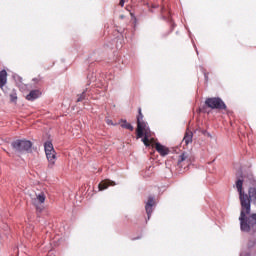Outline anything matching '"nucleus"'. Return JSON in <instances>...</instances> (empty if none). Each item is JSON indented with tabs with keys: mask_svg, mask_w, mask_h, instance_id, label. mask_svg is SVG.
I'll use <instances>...</instances> for the list:
<instances>
[{
	"mask_svg": "<svg viewBox=\"0 0 256 256\" xmlns=\"http://www.w3.org/2000/svg\"><path fill=\"white\" fill-rule=\"evenodd\" d=\"M137 139H141L142 137V142L146 147H149L151 143H153V132L149 129V126H147V123L143 121V113L141 112V108H139V115L137 117Z\"/></svg>",
	"mask_w": 256,
	"mask_h": 256,
	"instance_id": "obj_1",
	"label": "nucleus"
},
{
	"mask_svg": "<svg viewBox=\"0 0 256 256\" xmlns=\"http://www.w3.org/2000/svg\"><path fill=\"white\" fill-rule=\"evenodd\" d=\"M39 97H41V91H39V90H32L26 96V99H27V101H35V99H39Z\"/></svg>",
	"mask_w": 256,
	"mask_h": 256,
	"instance_id": "obj_10",
	"label": "nucleus"
},
{
	"mask_svg": "<svg viewBox=\"0 0 256 256\" xmlns=\"http://www.w3.org/2000/svg\"><path fill=\"white\" fill-rule=\"evenodd\" d=\"M46 153V157L48 160V167L49 169H53V167L55 166V161H57V152L52 151V152H45Z\"/></svg>",
	"mask_w": 256,
	"mask_h": 256,
	"instance_id": "obj_5",
	"label": "nucleus"
},
{
	"mask_svg": "<svg viewBox=\"0 0 256 256\" xmlns=\"http://www.w3.org/2000/svg\"><path fill=\"white\" fill-rule=\"evenodd\" d=\"M183 141L185 145H189V143H193V132L186 131Z\"/></svg>",
	"mask_w": 256,
	"mask_h": 256,
	"instance_id": "obj_12",
	"label": "nucleus"
},
{
	"mask_svg": "<svg viewBox=\"0 0 256 256\" xmlns=\"http://www.w3.org/2000/svg\"><path fill=\"white\" fill-rule=\"evenodd\" d=\"M106 123H107V125H113V121L110 120V119H107V120H106Z\"/></svg>",
	"mask_w": 256,
	"mask_h": 256,
	"instance_id": "obj_19",
	"label": "nucleus"
},
{
	"mask_svg": "<svg viewBox=\"0 0 256 256\" xmlns=\"http://www.w3.org/2000/svg\"><path fill=\"white\" fill-rule=\"evenodd\" d=\"M32 204L34 207H36V211L38 213H41L45 209V199H47V196H45V192H39L36 193L35 196H32Z\"/></svg>",
	"mask_w": 256,
	"mask_h": 256,
	"instance_id": "obj_3",
	"label": "nucleus"
},
{
	"mask_svg": "<svg viewBox=\"0 0 256 256\" xmlns=\"http://www.w3.org/2000/svg\"><path fill=\"white\" fill-rule=\"evenodd\" d=\"M187 162L189 164V154L187 152H183L178 159V165H181L183 162Z\"/></svg>",
	"mask_w": 256,
	"mask_h": 256,
	"instance_id": "obj_13",
	"label": "nucleus"
},
{
	"mask_svg": "<svg viewBox=\"0 0 256 256\" xmlns=\"http://www.w3.org/2000/svg\"><path fill=\"white\" fill-rule=\"evenodd\" d=\"M125 5V0H120V6L123 7Z\"/></svg>",
	"mask_w": 256,
	"mask_h": 256,
	"instance_id": "obj_20",
	"label": "nucleus"
},
{
	"mask_svg": "<svg viewBox=\"0 0 256 256\" xmlns=\"http://www.w3.org/2000/svg\"><path fill=\"white\" fill-rule=\"evenodd\" d=\"M153 205H155V198L150 196L145 206L148 219H151V213H153Z\"/></svg>",
	"mask_w": 256,
	"mask_h": 256,
	"instance_id": "obj_6",
	"label": "nucleus"
},
{
	"mask_svg": "<svg viewBox=\"0 0 256 256\" xmlns=\"http://www.w3.org/2000/svg\"><path fill=\"white\" fill-rule=\"evenodd\" d=\"M244 223H246V225H248L249 229L242 230V231L249 233V231H251V225H255V223H256V214H252L249 218H247V214H245Z\"/></svg>",
	"mask_w": 256,
	"mask_h": 256,
	"instance_id": "obj_7",
	"label": "nucleus"
},
{
	"mask_svg": "<svg viewBox=\"0 0 256 256\" xmlns=\"http://www.w3.org/2000/svg\"><path fill=\"white\" fill-rule=\"evenodd\" d=\"M121 127H123L124 129H129V131H133V125H131V123H128L126 120H122V124Z\"/></svg>",
	"mask_w": 256,
	"mask_h": 256,
	"instance_id": "obj_15",
	"label": "nucleus"
},
{
	"mask_svg": "<svg viewBox=\"0 0 256 256\" xmlns=\"http://www.w3.org/2000/svg\"><path fill=\"white\" fill-rule=\"evenodd\" d=\"M85 99V94H81V96L77 99L78 102L82 101Z\"/></svg>",
	"mask_w": 256,
	"mask_h": 256,
	"instance_id": "obj_17",
	"label": "nucleus"
},
{
	"mask_svg": "<svg viewBox=\"0 0 256 256\" xmlns=\"http://www.w3.org/2000/svg\"><path fill=\"white\" fill-rule=\"evenodd\" d=\"M7 85V71L2 70L0 72V89H3Z\"/></svg>",
	"mask_w": 256,
	"mask_h": 256,
	"instance_id": "obj_11",
	"label": "nucleus"
},
{
	"mask_svg": "<svg viewBox=\"0 0 256 256\" xmlns=\"http://www.w3.org/2000/svg\"><path fill=\"white\" fill-rule=\"evenodd\" d=\"M12 147L17 153H31L33 143L29 140H16L12 142Z\"/></svg>",
	"mask_w": 256,
	"mask_h": 256,
	"instance_id": "obj_2",
	"label": "nucleus"
},
{
	"mask_svg": "<svg viewBox=\"0 0 256 256\" xmlns=\"http://www.w3.org/2000/svg\"><path fill=\"white\" fill-rule=\"evenodd\" d=\"M85 99V94H81V96L77 99L78 102L82 101Z\"/></svg>",
	"mask_w": 256,
	"mask_h": 256,
	"instance_id": "obj_18",
	"label": "nucleus"
},
{
	"mask_svg": "<svg viewBox=\"0 0 256 256\" xmlns=\"http://www.w3.org/2000/svg\"><path fill=\"white\" fill-rule=\"evenodd\" d=\"M33 81H38L37 79H33Z\"/></svg>",
	"mask_w": 256,
	"mask_h": 256,
	"instance_id": "obj_21",
	"label": "nucleus"
},
{
	"mask_svg": "<svg viewBox=\"0 0 256 256\" xmlns=\"http://www.w3.org/2000/svg\"><path fill=\"white\" fill-rule=\"evenodd\" d=\"M45 153H51L52 151H55V148L53 147V143L51 141H47L44 144Z\"/></svg>",
	"mask_w": 256,
	"mask_h": 256,
	"instance_id": "obj_14",
	"label": "nucleus"
},
{
	"mask_svg": "<svg viewBox=\"0 0 256 256\" xmlns=\"http://www.w3.org/2000/svg\"><path fill=\"white\" fill-rule=\"evenodd\" d=\"M205 105L208 106L210 109H227V105H225V102L221 100V98H207L205 100Z\"/></svg>",
	"mask_w": 256,
	"mask_h": 256,
	"instance_id": "obj_4",
	"label": "nucleus"
},
{
	"mask_svg": "<svg viewBox=\"0 0 256 256\" xmlns=\"http://www.w3.org/2000/svg\"><path fill=\"white\" fill-rule=\"evenodd\" d=\"M10 101L12 103H15V101H17V92L15 90H13L12 93L10 94Z\"/></svg>",
	"mask_w": 256,
	"mask_h": 256,
	"instance_id": "obj_16",
	"label": "nucleus"
},
{
	"mask_svg": "<svg viewBox=\"0 0 256 256\" xmlns=\"http://www.w3.org/2000/svg\"><path fill=\"white\" fill-rule=\"evenodd\" d=\"M115 186V182L111 180H103L99 185L98 189L99 191H105V189H108V187Z\"/></svg>",
	"mask_w": 256,
	"mask_h": 256,
	"instance_id": "obj_9",
	"label": "nucleus"
},
{
	"mask_svg": "<svg viewBox=\"0 0 256 256\" xmlns=\"http://www.w3.org/2000/svg\"><path fill=\"white\" fill-rule=\"evenodd\" d=\"M155 149H156V151L159 152V154L162 157H165V156L169 155V148H167V146L161 145V143H156L155 144Z\"/></svg>",
	"mask_w": 256,
	"mask_h": 256,
	"instance_id": "obj_8",
	"label": "nucleus"
}]
</instances>
